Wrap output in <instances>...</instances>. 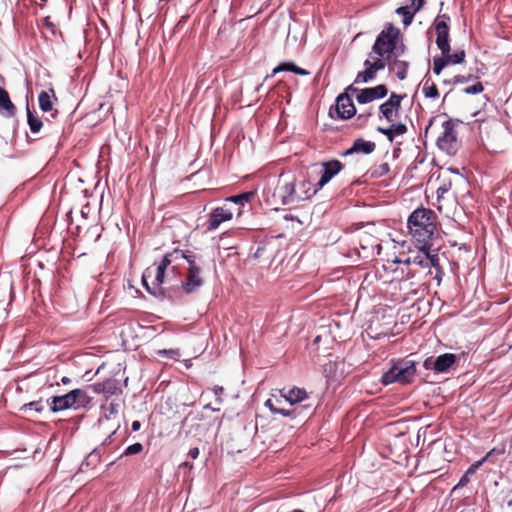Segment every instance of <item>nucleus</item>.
Segmentation results:
<instances>
[{"label": "nucleus", "instance_id": "obj_19", "mask_svg": "<svg viewBox=\"0 0 512 512\" xmlns=\"http://www.w3.org/2000/svg\"><path fill=\"white\" fill-rule=\"evenodd\" d=\"M407 130V126L403 123H393L388 128H377V131L385 135L390 142H393L396 137L404 135L407 132Z\"/></svg>", "mask_w": 512, "mask_h": 512}, {"label": "nucleus", "instance_id": "obj_46", "mask_svg": "<svg viewBox=\"0 0 512 512\" xmlns=\"http://www.w3.org/2000/svg\"><path fill=\"white\" fill-rule=\"evenodd\" d=\"M410 2L409 7H412L415 12H418L423 7L425 0H410Z\"/></svg>", "mask_w": 512, "mask_h": 512}, {"label": "nucleus", "instance_id": "obj_33", "mask_svg": "<svg viewBox=\"0 0 512 512\" xmlns=\"http://www.w3.org/2000/svg\"><path fill=\"white\" fill-rule=\"evenodd\" d=\"M253 195H254L253 192H245V193L231 196V197L227 198V201H230L235 204H239V205L243 206L251 200Z\"/></svg>", "mask_w": 512, "mask_h": 512}, {"label": "nucleus", "instance_id": "obj_10", "mask_svg": "<svg viewBox=\"0 0 512 512\" xmlns=\"http://www.w3.org/2000/svg\"><path fill=\"white\" fill-rule=\"evenodd\" d=\"M266 407L269 408V410L273 414H280L284 417H290V418H305L306 416L310 415L312 413V405L311 404H305V405H298V406H292V408L284 409V408H277L273 401L271 399H268L265 403Z\"/></svg>", "mask_w": 512, "mask_h": 512}, {"label": "nucleus", "instance_id": "obj_43", "mask_svg": "<svg viewBox=\"0 0 512 512\" xmlns=\"http://www.w3.org/2000/svg\"><path fill=\"white\" fill-rule=\"evenodd\" d=\"M364 66H365L366 72L369 75H371L372 79L374 80L376 77V73L378 72L377 69L374 68L373 64H371V61L369 59L365 60Z\"/></svg>", "mask_w": 512, "mask_h": 512}, {"label": "nucleus", "instance_id": "obj_52", "mask_svg": "<svg viewBox=\"0 0 512 512\" xmlns=\"http://www.w3.org/2000/svg\"><path fill=\"white\" fill-rule=\"evenodd\" d=\"M447 191H448V188L446 186H440L437 189V196H438V198L442 197Z\"/></svg>", "mask_w": 512, "mask_h": 512}, {"label": "nucleus", "instance_id": "obj_55", "mask_svg": "<svg viewBox=\"0 0 512 512\" xmlns=\"http://www.w3.org/2000/svg\"><path fill=\"white\" fill-rule=\"evenodd\" d=\"M62 383L67 385L71 382V379L67 376H64L62 379H61Z\"/></svg>", "mask_w": 512, "mask_h": 512}, {"label": "nucleus", "instance_id": "obj_5", "mask_svg": "<svg viewBox=\"0 0 512 512\" xmlns=\"http://www.w3.org/2000/svg\"><path fill=\"white\" fill-rule=\"evenodd\" d=\"M310 186L311 184L309 181H302L300 187L304 189V193L303 195H299L296 193L294 182L291 181L277 187L275 196L280 199L283 205H291L297 201L310 198L312 196Z\"/></svg>", "mask_w": 512, "mask_h": 512}, {"label": "nucleus", "instance_id": "obj_17", "mask_svg": "<svg viewBox=\"0 0 512 512\" xmlns=\"http://www.w3.org/2000/svg\"><path fill=\"white\" fill-rule=\"evenodd\" d=\"M280 393H281V396L284 397L285 400L287 402H289V404L291 406L302 405L301 403L303 401H306L309 399L308 393L304 389H301L298 387H293L290 389L284 388L280 391Z\"/></svg>", "mask_w": 512, "mask_h": 512}, {"label": "nucleus", "instance_id": "obj_27", "mask_svg": "<svg viewBox=\"0 0 512 512\" xmlns=\"http://www.w3.org/2000/svg\"><path fill=\"white\" fill-rule=\"evenodd\" d=\"M409 63L403 60H393L390 64V69L396 73L399 80H404L407 76Z\"/></svg>", "mask_w": 512, "mask_h": 512}, {"label": "nucleus", "instance_id": "obj_32", "mask_svg": "<svg viewBox=\"0 0 512 512\" xmlns=\"http://www.w3.org/2000/svg\"><path fill=\"white\" fill-rule=\"evenodd\" d=\"M180 259H185L186 262L188 263V268H192V267H201L200 266V257L197 256L194 252L192 251H183L182 250V256H179V260Z\"/></svg>", "mask_w": 512, "mask_h": 512}, {"label": "nucleus", "instance_id": "obj_45", "mask_svg": "<svg viewBox=\"0 0 512 512\" xmlns=\"http://www.w3.org/2000/svg\"><path fill=\"white\" fill-rule=\"evenodd\" d=\"M12 301V284L8 287V299L6 301L0 300V308L6 309V306H8Z\"/></svg>", "mask_w": 512, "mask_h": 512}, {"label": "nucleus", "instance_id": "obj_22", "mask_svg": "<svg viewBox=\"0 0 512 512\" xmlns=\"http://www.w3.org/2000/svg\"><path fill=\"white\" fill-rule=\"evenodd\" d=\"M284 71L292 72V73H295V74L301 75V76H306V75L310 74L309 71L296 66L295 63H293V62H282L272 70L271 76H274L277 73L284 72Z\"/></svg>", "mask_w": 512, "mask_h": 512}, {"label": "nucleus", "instance_id": "obj_16", "mask_svg": "<svg viewBox=\"0 0 512 512\" xmlns=\"http://www.w3.org/2000/svg\"><path fill=\"white\" fill-rule=\"evenodd\" d=\"M233 212L226 206H221L213 209L209 214L207 230H216L223 222L231 220Z\"/></svg>", "mask_w": 512, "mask_h": 512}, {"label": "nucleus", "instance_id": "obj_31", "mask_svg": "<svg viewBox=\"0 0 512 512\" xmlns=\"http://www.w3.org/2000/svg\"><path fill=\"white\" fill-rule=\"evenodd\" d=\"M396 13L403 18V24L405 26H409L412 23L414 15L416 14L415 10L409 6H401L397 8Z\"/></svg>", "mask_w": 512, "mask_h": 512}, {"label": "nucleus", "instance_id": "obj_37", "mask_svg": "<svg viewBox=\"0 0 512 512\" xmlns=\"http://www.w3.org/2000/svg\"><path fill=\"white\" fill-rule=\"evenodd\" d=\"M142 450H143V445L141 443H134V444L128 446L124 450L122 456L135 455V454L142 452Z\"/></svg>", "mask_w": 512, "mask_h": 512}, {"label": "nucleus", "instance_id": "obj_12", "mask_svg": "<svg viewBox=\"0 0 512 512\" xmlns=\"http://www.w3.org/2000/svg\"><path fill=\"white\" fill-rule=\"evenodd\" d=\"M204 284L201 275V267L188 268L185 279L182 280L181 286L186 294H192L198 291Z\"/></svg>", "mask_w": 512, "mask_h": 512}, {"label": "nucleus", "instance_id": "obj_44", "mask_svg": "<svg viewBox=\"0 0 512 512\" xmlns=\"http://www.w3.org/2000/svg\"><path fill=\"white\" fill-rule=\"evenodd\" d=\"M472 79V75L464 76V75H456L452 80L449 81L451 84H458L468 82Z\"/></svg>", "mask_w": 512, "mask_h": 512}, {"label": "nucleus", "instance_id": "obj_3", "mask_svg": "<svg viewBox=\"0 0 512 512\" xmlns=\"http://www.w3.org/2000/svg\"><path fill=\"white\" fill-rule=\"evenodd\" d=\"M415 373L416 367L413 361H401L386 371L382 375L381 381L384 385L393 383L408 384L412 381Z\"/></svg>", "mask_w": 512, "mask_h": 512}, {"label": "nucleus", "instance_id": "obj_59", "mask_svg": "<svg viewBox=\"0 0 512 512\" xmlns=\"http://www.w3.org/2000/svg\"><path fill=\"white\" fill-rule=\"evenodd\" d=\"M292 512H304V511L300 510V509H296V510H293Z\"/></svg>", "mask_w": 512, "mask_h": 512}, {"label": "nucleus", "instance_id": "obj_26", "mask_svg": "<svg viewBox=\"0 0 512 512\" xmlns=\"http://www.w3.org/2000/svg\"><path fill=\"white\" fill-rule=\"evenodd\" d=\"M101 461V454L97 449H94L89 455L85 458L80 466L81 471H86L88 468H95Z\"/></svg>", "mask_w": 512, "mask_h": 512}, {"label": "nucleus", "instance_id": "obj_2", "mask_svg": "<svg viewBox=\"0 0 512 512\" xmlns=\"http://www.w3.org/2000/svg\"><path fill=\"white\" fill-rule=\"evenodd\" d=\"M90 397L82 389H74L65 395L52 396L47 400L52 412H60L67 409H80L85 407Z\"/></svg>", "mask_w": 512, "mask_h": 512}, {"label": "nucleus", "instance_id": "obj_58", "mask_svg": "<svg viewBox=\"0 0 512 512\" xmlns=\"http://www.w3.org/2000/svg\"><path fill=\"white\" fill-rule=\"evenodd\" d=\"M361 248H362V249H364V250H366L368 247H367V246H365V245H363V244L361 243Z\"/></svg>", "mask_w": 512, "mask_h": 512}, {"label": "nucleus", "instance_id": "obj_4", "mask_svg": "<svg viewBox=\"0 0 512 512\" xmlns=\"http://www.w3.org/2000/svg\"><path fill=\"white\" fill-rule=\"evenodd\" d=\"M399 33L398 28H395L392 24L387 25L377 36L372 46V52L380 57L386 54H393L397 49L396 45Z\"/></svg>", "mask_w": 512, "mask_h": 512}, {"label": "nucleus", "instance_id": "obj_39", "mask_svg": "<svg viewBox=\"0 0 512 512\" xmlns=\"http://www.w3.org/2000/svg\"><path fill=\"white\" fill-rule=\"evenodd\" d=\"M372 77L371 75H369L366 70L364 71H361V72H358L355 80H354V83L356 84H360V83H368L370 81H372Z\"/></svg>", "mask_w": 512, "mask_h": 512}, {"label": "nucleus", "instance_id": "obj_60", "mask_svg": "<svg viewBox=\"0 0 512 512\" xmlns=\"http://www.w3.org/2000/svg\"><path fill=\"white\" fill-rule=\"evenodd\" d=\"M47 0H40L41 4L45 3Z\"/></svg>", "mask_w": 512, "mask_h": 512}, {"label": "nucleus", "instance_id": "obj_53", "mask_svg": "<svg viewBox=\"0 0 512 512\" xmlns=\"http://www.w3.org/2000/svg\"><path fill=\"white\" fill-rule=\"evenodd\" d=\"M396 262L403 263V264H406V265H413L412 261H411V255L406 257L405 259L397 260Z\"/></svg>", "mask_w": 512, "mask_h": 512}, {"label": "nucleus", "instance_id": "obj_11", "mask_svg": "<svg viewBox=\"0 0 512 512\" xmlns=\"http://www.w3.org/2000/svg\"><path fill=\"white\" fill-rule=\"evenodd\" d=\"M165 270L156 268L155 273L147 268L142 275V283L151 294L156 295L160 289V285L164 282Z\"/></svg>", "mask_w": 512, "mask_h": 512}, {"label": "nucleus", "instance_id": "obj_49", "mask_svg": "<svg viewBox=\"0 0 512 512\" xmlns=\"http://www.w3.org/2000/svg\"><path fill=\"white\" fill-rule=\"evenodd\" d=\"M371 116L370 113H363V114H359L357 116V121L360 122V125H364L366 124V122L368 121V118Z\"/></svg>", "mask_w": 512, "mask_h": 512}, {"label": "nucleus", "instance_id": "obj_42", "mask_svg": "<svg viewBox=\"0 0 512 512\" xmlns=\"http://www.w3.org/2000/svg\"><path fill=\"white\" fill-rule=\"evenodd\" d=\"M490 455L487 454L485 457H483L481 460L479 461H476L475 463H473L468 469H467V474H470V475H473L477 469H479V467L487 460L488 456Z\"/></svg>", "mask_w": 512, "mask_h": 512}, {"label": "nucleus", "instance_id": "obj_7", "mask_svg": "<svg viewBox=\"0 0 512 512\" xmlns=\"http://www.w3.org/2000/svg\"><path fill=\"white\" fill-rule=\"evenodd\" d=\"M319 165L321 166V176L319 181L314 185V188L310 190L312 196L328 184L330 180L343 169V164L338 160L321 162Z\"/></svg>", "mask_w": 512, "mask_h": 512}, {"label": "nucleus", "instance_id": "obj_51", "mask_svg": "<svg viewBox=\"0 0 512 512\" xmlns=\"http://www.w3.org/2000/svg\"><path fill=\"white\" fill-rule=\"evenodd\" d=\"M359 91L360 90L357 89L356 87H354L353 84H352V85H349L348 87H346V89H345V91L343 93H347L348 95H350L349 93H352V94L353 93H357L358 94Z\"/></svg>", "mask_w": 512, "mask_h": 512}, {"label": "nucleus", "instance_id": "obj_40", "mask_svg": "<svg viewBox=\"0 0 512 512\" xmlns=\"http://www.w3.org/2000/svg\"><path fill=\"white\" fill-rule=\"evenodd\" d=\"M483 85L481 82H477L475 83L474 85L472 86H469V87H466L464 89V93L465 94H468V95H471V94H478V93H481L483 91Z\"/></svg>", "mask_w": 512, "mask_h": 512}, {"label": "nucleus", "instance_id": "obj_47", "mask_svg": "<svg viewBox=\"0 0 512 512\" xmlns=\"http://www.w3.org/2000/svg\"><path fill=\"white\" fill-rule=\"evenodd\" d=\"M470 474H467V471L465 472V474L460 478L458 484L456 487H464L466 486L469 481H470Z\"/></svg>", "mask_w": 512, "mask_h": 512}, {"label": "nucleus", "instance_id": "obj_35", "mask_svg": "<svg viewBox=\"0 0 512 512\" xmlns=\"http://www.w3.org/2000/svg\"><path fill=\"white\" fill-rule=\"evenodd\" d=\"M390 171V167L388 163H381L378 166L372 168L371 176L375 178H379L385 176Z\"/></svg>", "mask_w": 512, "mask_h": 512}, {"label": "nucleus", "instance_id": "obj_41", "mask_svg": "<svg viewBox=\"0 0 512 512\" xmlns=\"http://www.w3.org/2000/svg\"><path fill=\"white\" fill-rule=\"evenodd\" d=\"M158 355L177 359L180 357V351L179 349H163L158 351Z\"/></svg>", "mask_w": 512, "mask_h": 512}, {"label": "nucleus", "instance_id": "obj_8", "mask_svg": "<svg viewBox=\"0 0 512 512\" xmlns=\"http://www.w3.org/2000/svg\"><path fill=\"white\" fill-rule=\"evenodd\" d=\"M332 118H338L341 120L350 119L356 114V108L352 101V98L347 93H342L336 98L335 104V115L333 114L332 108L329 111Z\"/></svg>", "mask_w": 512, "mask_h": 512}, {"label": "nucleus", "instance_id": "obj_9", "mask_svg": "<svg viewBox=\"0 0 512 512\" xmlns=\"http://www.w3.org/2000/svg\"><path fill=\"white\" fill-rule=\"evenodd\" d=\"M457 357L452 353H445L436 358L428 357L423 362V367L436 373H446L456 363Z\"/></svg>", "mask_w": 512, "mask_h": 512}, {"label": "nucleus", "instance_id": "obj_21", "mask_svg": "<svg viewBox=\"0 0 512 512\" xmlns=\"http://www.w3.org/2000/svg\"><path fill=\"white\" fill-rule=\"evenodd\" d=\"M15 112L16 108L11 102L8 92L0 87V113L12 117Z\"/></svg>", "mask_w": 512, "mask_h": 512}, {"label": "nucleus", "instance_id": "obj_6", "mask_svg": "<svg viewBox=\"0 0 512 512\" xmlns=\"http://www.w3.org/2000/svg\"><path fill=\"white\" fill-rule=\"evenodd\" d=\"M460 123L459 120L448 119L442 124L443 132L437 139V146L446 152L455 149L457 142L456 127Z\"/></svg>", "mask_w": 512, "mask_h": 512}, {"label": "nucleus", "instance_id": "obj_48", "mask_svg": "<svg viewBox=\"0 0 512 512\" xmlns=\"http://www.w3.org/2000/svg\"><path fill=\"white\" fill-rule=\"evenodd\" d=\"M373 64L374 68L377 69V71L383 70L386 66L384 60L378 58L374 62H371Z\"/></svg>", "mask_w": 512, "mask_h": 512}, {"label": "nucleus", "instance_id": "obj_56", "mask_svg": "<svg viewBox=\"0 0 512 512\" xmlns=\"http://www.w3.org/2000/svg\"><path fill=\"white\" fill-rule=\"evenodd\" d=\"M214 392H215L216 394H220V393H222V392H223V387L216 386V387L214 388Z\"/></svg>", "mask_w": 512, "mask_h": 512}, {"label": "nucleus", "instance_id": "obj_25", "mask_svg": "<svg viewBox=\"0 0 512 512\" xmlns=\"http://www.w3.org/2000/svg\"><path fill=\"white\" fill-rule=\"evenodd\" d=\"M428 254L429 247L427 245H422L416 254L411 255L412 264L422 268H427Z\"/></svg>", "mask_w": 512, "mask_h": 512}, {"label": "nucleus", "instance_id": "obj_13", "mask_svg": "<svg viewBox=\"0 0 512 512\" xmlns=\"http://www.w3.org/2000/svg\"><path fill=\"white\" fill-rule=\"evenodd\" d=\"M465 51L458 50L451 54L447 52V54H442L440 57H434L433 59V72L436 75H439L442 70L449 64H460L465 59Z\"/></svg>", "mask_w": 512, "mask_h": 512}, {"label": "nucleus", "instance_id": "obj_24", "mask_svg": "<svg viewBox=\"0 0 512 512\" xmlns=\"http://www.w3.org/2000/svg\"><path fill=\"white\" fill-rule=\"evenodd\" d=\"M399 109L392 103L385 101L379 106V119L385 118L388 122L394 121Z\"/></svg>", "mask_w": 512, "mask_h": 512}, {"label": "nucleus", "instance_id": "obj_14", "mask_svg": "<svg viewBox=\"0 0 512 512\" xmlns=\"http://www.w3.org/2000/svg\"><path fill=\"white\" fill-rule=\"evenodd\" d=\"M388 94L387 86L384 84L375 87L360 89L356 95L359 104H367L377 99H382Z\"/></svg>", "mask_w": 512, "mask_h": 512}, {"label": "nucleus", "instance_id": "obj_28", "mask_svg": "<svg viewBox=\"0 0 512 512\" xmlns=\"http://www.w3.org/2000/svg\"><path fill=\"white\" fill-rule=\"evenodd\" d=\"M427 262H428L427 263V268H431V267L435 268V270H436V277L440 281L442 275L444 274V272H443V269H442V267L440 265V258H439L438 253H431L429 251Z\"/></svg>", "mask_w": 512, "mask_h": 512}, {"label": "nucleus", "instance_id": "obj_18", "mask_svg": "<svg viewBox=\"0 0 512 512\" xmlns=\"http://www.w3.org/2000/svg\"><path fill=\"white\" fill-rule=\"evenodd\" d=\"M376 148V144L372 141H366L362 138L356 139L353 142V145L344 152V156L353 154V153H364L370 154Z\"/></svg>", "mask_w": 512, "mask_h": 512}, {"label": "nucleus", "instance_id": "obj_29", "mask_svg": "<svg viewBox=\"0 0 512 512\" xmlns=\"http://www.w3.org/2000/svg\"><path fill=\"white\" fill-rule=\"evenodd\" d=\"M179 256H182V250L179 249H175L174 251L165 254L157 268H162V270H166V268L170 264H172L173 262H177L179 260Z\"/></svg>", "mask_w": 512, "mask_h": 512}, {"label": "nucleus", "instance_id": "obj_23", "mask_svg": "<svg viewBox=\"0 0 512 512\" xmlns=\"http://www.w3.org/2000/svg\"><path fill=\"white\" fill-rule=\"evenodd\" d=\"M52 98H55V92L53 89L49 91H41L38 96L39 107L43 112H49L53 108Z\"/></svg>", "mask_w": 512, "mask_h": 512}, {"label": "nucleus", "instance_id": "obj_38", "mask_svg": "<svg viewBox=\"0 0 512 512\" xmlns=\"http://www.w3.org/2000/svg\"><path fill=\"white\" fill-rule=\"evenodd\" d=\"M406 97V94L400 95L392 92L390 94V97L388 100H386L388 103H392L396 108L400 110L401 108V102Z\"/></svg>", "mask_w": 512, "mask_h": 512}, {"label": "nucleus", "instance_id": "obj_1", "mask_svg": "<svg viewBox=\"0 0 512 512\" xmlns=\"http://www.w3.org/2000/svg\"><path fill=\"white\" fill-rule=\"evenodd\" d=\"M435 212L428 208L415 209L407 220L411 237L422 245H428L436 232Z\"/></svg>", "mask_w": 512, "mask_h": 512}, {"label": "nucleus", "instance_id": "obj_50", "mask_svg": "<svg viewBox=\"0 0 512 512\" xmlns=\"http://www.w3.org/2000/svg\"><path fill=\"white\" fill-rule=\"evenodd\" d=\"M188 456L192 459H196L199 456V449L197 447H193L189 450Z\"/></svg>", "mask_w": 512, "mask_h": 512}, {"label": "nucleus", "instance_id": "obj_34", "mask_svg": "<svg viewBox=\"0 0 512 512\" xmlns=\"http://www.w3.org/2000/svg\"><path fill=\"white\" fill-rule=\"evenodd\" d=\"M422 92L427 98H437L439 95L436 85L434 83L429 84V81L425 82Z\"/></svg>", "mask_w": 512, "mask_h": 512}, {"label": "nucleus", "instance_id": "obj_57", "mask_svg": "<svg viewBox=\"0 0 512 512\" xmlns=\"http://www.w3.org/2000/svg\"><path fill=\"white\" fill-rule=\"evenodd\" d=\"M373 247H376L377 249H380V245L378 243H376L375 245H372V248Z\"/></svg>", "mask_w": 512, "mask_h": 512}, {"label": "nucleus", "instance_id": "obj_30", "mask_svg": "<svg viewBox=\"0 0 512 512\" xmlns=\"http://www.w3.org/2000/svg\"><path fill=\"white\" fill-rule=\"evenodd\" d=\"M26 110H27V122H28L31 132L38 133L43 126V122L41 121V119L39 117L35 116L32 113L29 106H27Z\"/></svg>", "mask_w": 512, "mask_h": 512}, {"label": "nucleus", "instance_id": "obj_15", "mask_svg": "<svg viewBox=\"0 0 512 512\" xmlns=\"http://www.w3.org/2000/svg\"><path fill=\"white\" fill-rule=\"evenodd\" d=\"M435 30H436V45L441 51V54H447V52H451L450 47V38H449V25L444 20H437L435 22Z\"/></svg>", "mask_w": 512, "mask_h": 512}, {"label": "nucleus", "instance_id": "obj_54", "mask_svg": "<svg viewBox=\"0 0 512 512\" xmlns=\"http://www.w3.org/2000/svg\"><path fill=\"white\" fill-rule=\"evenodd\" d=\"M140 426L141 424L139 421H133L131 427L133 431H138L140 429Z\"/></svg>", "mask_w": 512, "mask_h": 512}, {"label": "nucleus", "instance_id": "obj_36", "mask_svg": "<svg viewBox=\"0 0 512 512\" xmlns=\"http://www.w3.org/2000/svg\"><path fill=\"white\" fill-rule=\"evenodd\" d=\"M44 409V406L42 404V401H32L30 403L24 404L21 407L22 411H28V410H34L36 412H42Z\"/></svg>", "mask_w": 512, "mask_h": 512}, {"label": "nucleus", "instance_id": "obj_20", "mask_svg": "<svg viewBox=\"0 0 512 512\" xmlns=\"http://www.w3.org/2000/svg\"><path fill=\"white\" fill-rule=\"evenodd\" d=\"M93 391L98 394H104L106 397H110L119 392V387L114 380L108 379L101 383H95L93 385Z\"/></svg>", "mask_w": 512, "mask_h": 512}, {"label": "nucleus", "instance_id": "obj_61", "mask_svg": "<svg viewBox=\"0 0 512 512\" xmlns=\"http://www.w3.org/2000/svg\"><path fill=\"white\" fill-rule=\"evenodd\" d=\"M508 505H509V506H511V505H512V501H510V502L508 503Z\"/></svg>", "mask_w": 512, "mask_h": 512}]
</instances>
